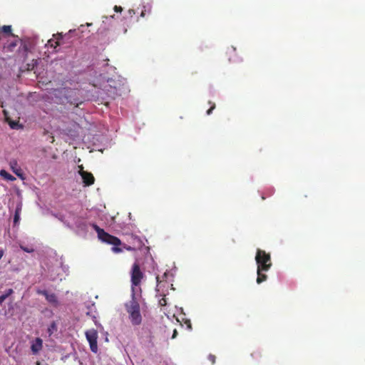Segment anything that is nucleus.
<instances>
[{
	"label": "nucleus",
	"mask_w": 365,
	"mask_h": 365,
	"mask_svg": "<svg viewBox=\"0 0 365 365\" xmlns=\"http://www.w3.org/2000/svg\"><path fill=\"white\" fill-rule=\"evenodd\" d=\"M255 260L257 264V282L259 284L267 279V276L263 272L268 271L272 263L270 254L261 249L257 250Z\"/></svg>",
	"instance_id": "nucleus-1"
},
{
	"label": "nucleus",
	"mask_w": 365,
	"mask_h": 365,
	"mask_svg": "<svg viewBox=\"0 0 365 365\" xmlns=\"http://www.w3.org/2000/svg\"><path fill=\"white\" fill-rule=\"evenodd\" d=\"M126 312L131 324L138 326L142 324L143 316L140 312V305L135 297V293H132V299L125 304Z\"/></svg>",
	"instance_id": "nucleus-2"
},
{
	"label": "nucleus",
	"mask_w": 365,
	"mask_h": 365,
	"mask_svg": "<svg viewBox=\"0 0 365 365\" xmlns=\"http://www.w3.org/2000/svg\"><path fill=\"white\" fill-rule=\"evenodd\" d=\"M91 227L97 232V236L98 239L105 243H108V245H113L114 247H113V250L115 252H122V249L119 247V245H121V241L119 240L118 237H114V235H110L103 230L101 227H98L96 224H91Z\"/></svg>",
	"instance_id": "nucleus-3"
},
{
	"label": "nucleus",
	"mask_w": 365,
	"mask_h": 365,
	"mask_svg": "<svg viewBox=\"0 0 365 365\" xmlns=\"http://www.w3.org/2000/svg\"><path fill=\"white\" fill-rule=\"evenodd\" d=\"M144 273L141 270L138 262H135L133 264L131 269V282H132V291L135 293V287L140 285L142 279L144 278Z\"/></svg>",
	"instance_id": "nucleus-4"
},
{
	"label": "nucleus",
	"mask_w": 365,
	"mask_h": 365,
	"mask_svg": "<svg viewBox=\"0 0 365 365\" xmlns=\"http://www.w3.org/2000/svg\"><path fill=\"white\" fill-rule=\"evenodd\" d=\"M68 34L56 33L53 34V38L48 40L46 46L53 48L54 52H58L57 48L61 44L64 43V38H68Z\"/></svg>",
	"instance_id": "nucleus-5"
},
{
	"label": "nucleus",
	"mask_w": 365,
	"mask_h": 365,
	"mask_svg": "<svg viewBox=\"0 0 365 365\" xmlns=\"http://www.w3.org/2000/svg\"><path fill=\"white\" fill-rule=\"evenodd\" d=\"M86 339L90 344V349L93 353H98V331L90 329L86 331Z\"/></svg>",
	"instance_id": "nucleus-6"
},
{
	"label": "nucleus",
	"mask_w": 365,
	"mask_h": 365,
	"mask_svg": "<svg viewBox=\"0 0 365 365\" xmlns=\"http://www.w3.org/2000/svg\"><path fill=\"white\" fill-rule=\"evenodd\" d=\"M78 174L81 178H83V183H84V186H91L95 183V178L93 177V175L89 172L84 171L82 166H80V171H78Z\"/></svg>",
	"instance_id": "nucleus-7"
},
{
	"label": "nucleus",
	"mask_w": 365,
	"mask_h": 365,
	"mask_svg": "<svg viewBox=\"0 0 365 365\" xmlns=\"http://www.w3.org/2000/svg\"><path fill=\"white\" fill-rule=\"evenodd\" d=\"M43 347V341L41 338L36 337L31 341V351L32 354H37Z\"/></svg>",
	"instance_id": "nucleus-8"
},
{
	"label": "nucleus",
	"mask_w": 365,
	"mask_h": 365,
	"mask_svg": "<svg viewBox=\"0 0 365 365\" xmlns=\"http://www.w3.org/2000/svg\"><path fill=\"white\" fill-rule=\"evenodd\" d=\"M37 294L43 295L46 298V299L52 304H57V298L55 294L53 293H48L45 289H37L36 291Z\"/></svg>",
	"instance_id": "nucleus-9"
},
{
	"label": "nucleus",
	"mask_w": 365,
	"mask_h": 365,
	"mask_svg": "<svg viewBox=\"0 0 365 365\" xmlns=\"http://www.w3.org/2000/svg\"><path fill=\"white\" fill-rule=\"evenodd\" d=\"M9 166L12 172L19 178H23V172L18 165L16 160H11L9 162Z\"/></svg>",
	"instance_id": "nucleus-10"
},
{
	"label": "nucleus",
	"mask_w": 365,
	"mask_h": 365,
	"mask_svg": "<svg viewBox=\"0 0 365 365\" xmlns=\"http://www.w3.org/2000/svg\"><path fill=\"white\" fill-rule=\"evenodd\" d=\"M0 177L3 178L4 180H8V181L13 182V181L16 180V178L14 176H12L9 173H8L4 170H0Z\"/></svg>",
	"instance_id": "nucleus-11"
},
{
	"label": "nucleus",
	"mask_w": 365,
	"mask_h": 365,
	"mask_svg": "<svg viewBox=\"0 0 365 365\" xmlns=\"http://www.w3.org/2000/svg\"><path fill=\"white\" fill-rule=\"evenodd\" d=\"M134 240L137 242V246L136 247H130V245H125V247L128 250H136V249H140L141 247H143L144 246V244L143 242L141 241V240L140 238H134Z\"/></svg>",
	"instance_id": "nucleus-12"
},
{
	"label": "nucleus",
	"mask_w": 365,
	"mask_h": 365,
	"mask_svg": "<svg viewBox=\"0 0 365 365\" xmlns=\"http://www.w3.org/2000/svg\"><path fill=\"white\" fill-rule=\"evenodd\" d=\"M56 331H57V325L55 322H52L47 329V332L48 334V336H51Z\"/></svg>",
	"instance_id": "nucleus-13"
},
{
	"label": "nucleus",
	"mask_w": 365,
	"mask_h": 365,
	"mask_svg": "<svg viewBox=\"0 0 365 365\" xmlns=\"http://www.w3.org/2000/svg\"><path fill=\"white\" fill-rule=\"evenodd\" d=\"M12 289H8L5 294L0 296V304L9 296L13 293Z\"/></svg>",
	"instance_id": "nucleus-14"
},
{
	"label": "nucleus",
	"mask_w": 365,
	"mask_h": 365,
	"mask_svg": "<svg viewBox=\"0 0 365 365\" xmlns=\"http://www.w3.org/2000/svg\"><path fill=\"white\" fill-rule=\"evenodd\" d=\"M1 31L5 33V34H9V35H13L11 34V26H9V25H4L1 27Z\"/></svg>",
	"instance_id": "nucleus-15"
},
{
	"label": "nucleus",
	"mask_w": 365,
	"mask_h": 365,
	"mask_svg": "<svg viewBox=\"0 0 365 365\" xmlns=\"http://www.w3.org/2000/svg\"><path fill=\"white\" fill-rule=\"evenodd\" d=\"M20 219V215H19L17 213H14V225H16L19 223V220Z\"/></svg>",
	"instance_id": "nucleus-16"
},
{
	"label": "nucleus",
	"mask_w": 365,
	"mask_h": 365,
	"mask_svg": "<svg viewBox=\"0 0 365 365\" xmlns=\"http://www.w3.org/2000/svg\"><path fill=\"white\" fill-rule=\"evenodd\" d=\"M20 247L21 250H23L24 252H32L34 251L33 248H29L27 247H22V245H21Z\"/></svg>",
	"instance_id": "nucleus-17"
},
{
	"label": "nucleus",
	"mask_w": 365,
	"mask_h": 365,
	"mask_svg": "<svg viewBox=\"0 0 365 365\" xmlns=\"http://www.w3.org/2000/svg\"><path fill=\"white\" fill-rule=\"evenodd\" d=\"M215 103H213L212 105V106L207 110V114L210 115L212 113V111L215 109Z\"/></svg>",
	"instance_id": "nucleus-18"
},
{
	"label": "nucleus",
	"mask_w": 365,
	"mask_h": 365,
	"mask_svg": "<svg viewBox=\"0 0 365 365\" xmlns=\"http://www.w3.org/2000/svg\"><path fill=\"white\" fill-rule=\"evenodd\" d=\"M114 10L116 11V12H121L123 11V8L122 6H117L115 5V7H114Z\"/></svg>",
	"instance_id": "nucleus-19"
},
{
	"label": "nucleus",
	"mask_w": 365,
	"mask_h": 365,
	"mask_svg": "<svg viewBox=\"0 0 365 365\" xmlns=\"http://www.w3.org/2000/svg\"><path fill=\"white\" fill-rule=\"evenodd\" d=\"M21 211V205H18L16 207V210H15V213H17L19 215H20V212Z\"/></svg>",
	"instance_id": "nucleus-20"
},
{
	"label": "nucleus",
	"mask_w": 365,
	"mask_h": 365,
	"mask_svg": "<svg viewBox=\"0 0 365 365\" xmlns=\"http://www.w3.org/2000/svg\"><path fill=\"white\" fill-rule=\"evenodd\" d=\"M166 299L165 298H162L160 300V304L161 306H165L166 305Z\"/></svg>",
	"instance_id": "nucleus-21"
},
{
	"label": "nucleus",
	"mask_w": 365,
	"mask_h": 365,
	"mask_svg": "<svg viewBox=\"0 0 365 365\" xmlns=\"http://www.w3.org/2000/svg\"><path fill=\"white\" fill-rule=\"evenodd\" d=\"M177 334H178V331L176 329H175L174 331H173V334L172 338L173 339L175 338Z\"/></svg>",
	"instance_id": "nucleus-22"
},
{
	"label": "nucleus",
	"mask_w": 365,
	"mask_h": 365,
	"mask_svg": "<svg viewBox=\"0 0 365 365\" xmlns=\"http://www.w3.org/2000/svg\"><path fill=\"white\" fill-rule=\"evenodd\" d=\"M4 250L2 249H0V259H1V257H3L4 255Z\"/></svg>",
	"instance_id": "nucleus-23"
},
{
	"label": "nucleus",
	"mask_w": 365,
	"mask_h": 365,
	"mask_svg": "<svg viewBox=\"0 0 365 365\" xmlns=\"http://www.w3.org/2000/svg\"><path fill=\"white\" fill-rule=\"evenodd\" d=\"M129 14H130V16H133V14H135V11L133 9H130L129 10Z\"/></svg>",
	"instance_id": "nucleus-24"
},
{
	"label": "nucleus",
	"mask_w": 365,
	"mask_h": 365,
	"mask_svg": "<svg viewBox=\"0 0 365 365\" xmlns=\"http://www.w3.org/2000/svg\"><path fill=\"white\" fill-rule=\"evenodd\" d=\"M187 327L190 329L191 328V322L190 320L187 321Z\"/></svg>",
	"instance_id": "nucleus-25"
},
{
	"label": "nucleus",
	"mask_w": 365,
	"mask_h": 365,
	"mask_svg": "<svg viewBox=\"0 0 365 365\" xmlns=\"http://www.w3.org/2000/svg\"><path fill=\"white\" fill-rule=\"evenodd\" d=\"M14 125H15V123H14V122H13V123H10V126H11V128H14Z\"/></svg>",
	"instance_id": "nucleus-26"
},
{
	"label": "nucleus",
	"mask_w": 365,
	"mask_h": 365,
	"mask_svg": "<svg viewBox=\"0 0 365 365\" xmlns=\"http://www.w3.org/2000/svg\"><path fill=\"white\" fill-rule=\"evenodd\" d=\"M35 365H41V363L39 361H36Z\"/></svg>",
	"instance_id": "nucleus-27"
},
{
	"label": "nucleus",
	"mask_w": 365,
	"mask_h": 365,
	"mask_svg": "<svg viewBox=\"0 0 365 365\" xmlns=\"http://www.w3.org/2000/svg\"><path fill=\"white\" fill-rule=\"evenodd\" d=\"M144 15H145V12H144V11H142V13H141V16H144Z\"/></svg>",
	"instance_id": "nucleus-28"
},
{
	"label": "nucleus",
	"mask_w": 365,
	"mask_h": 365,
	"mask_svg": "<svg viewBox=\"0 0 365 365\" xmlns=\"http://www.w3.org/2000/svg\"><path fill=\"white\" fill-rule=\"evenodd\" d=\"M156 279H157V281L158 282V281H159V277L158 276V277H156Z\"/></svg>",
	"instance_id": "nucleus-29"
}]
</instances>
